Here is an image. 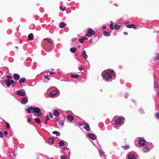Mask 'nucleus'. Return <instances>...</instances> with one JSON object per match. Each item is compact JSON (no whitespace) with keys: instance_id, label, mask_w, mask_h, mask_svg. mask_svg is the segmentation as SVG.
<instances>
[{"instance_id":"1","label":"nucleus","mask_w":159,"mask_h":159,"mask_svg":"<svg viewBox=\"0 0 159 159\" xmlns=\"http://www.w3.org/2000/svg\"><path fill=\"white\" fill-rule=\"evenodd\" d=\"M26 111L29 113L32 112L35 116H41L42 113L41 112V109L39 107H31L27 108Z\"/></svg>"},{"instance_id":"2","label":"nucleus","mask_w":159,"mask_h":159,"mask_svg":"<svg viewBox=\"0 0 159 159\" xmlns=\"http://www.w3.org/2000/svg\"><path fill=\"white\" fill-rule=\"evenodd\" d=\"M5 83L8 87H9L11 85L13 86H14L16 84V83L12 80L7 79L5 81Z\"/></svg>"},{"instance_id":"3","label":"nucleus","mask_w":159,"mask_h":159,"mask_svg":"<svg viewBox=\"0 0 159 159\" xmlns=\"http://www.w3.org/2000/svg\"><path fill=\"white\" fill-rule=\"evenodd\" d=\"M95 34V31L91 28H89L87 31V35L89 37L92 36Z\"/></svg>"},{"instance_id":"4","label":"nucleus","mask_w":159,"mask_h":159,"mask_svg":"<svg viewBox=\"0 0 159 159\" xmlns=\"http://www.w3.org/2000/svg\"><path fill=\"white\" fill-rule=\"evenodd\" d=\"M16 93L18 95L21 97H24L25 95V91H22L21 90L17 91Z\"/></svg>"},{"instance_id":"5","label":"nucleus","mask_w":159,"mask_h":159,"mask_svg":"<svg viewBox=\"0 0 159 159\" xmlns=\"http://www.w3.org/2000/svg\"><path fill=\"white\" fill-rule=\"evenodd\" d=\"M145 141H146L144 139L141 138L139 139L138 142L140 145L143 146L144 145Z\"/></svg>"},{"instance_id":"6","label":"nucleus","mask_w":159,"mask_h":159,"mask_svg":"<svg viewBox=\"0 0 159 159\" xmlns=\"http://www.w3.org/2000/svg\"><path fill=\"white\" fill-rule=\"evenodd\" d=\"M124 119V117L118 118L115 121V123L117 125L120 124L122 122L123 120Z\"/></svg>"},{"instance_id":"7","label":"nucleus","mask_w":159,"mask_h":159,"mask_svg":"<svg viewBox=\"0 0 159 159\" xmlns=\"http://www.w3.org/2000/svg\"><path fill=\"white\" fill-rule=\"evenodd\" d=\"M28 101L27 98L25 97L22 98L21 100V103L22 104H25Z\"/></svg>"},{"instance_id":"8","label":"nucleus","mask_w":159,"mask_h":159,"mask_svg":"<svg viewBox=\"0 0 159 159\" xmlns=\"http://www.w3.org/2000/svg\"><path fill=\"white\" fill-rule=\"evenodd\" d=\"M111 75L108 72H106L105 75V78L106 80H108L109 79L111 78Z\"/></svg>"},{"instance_id":"9","label":"nucleus","mask_w":159,"mask_h":159,"mask_svg":"<svg viewBox=\"0 0 159 159\" xmlns=\"http://www.w3.org/2000/svg\"><path fill=\"white\" fill-rule=\"evenodd\" d=\"M57 93V91L56 90H53L50 92V96L51 97H54L56 96Z\"/></svg>"},{"instance_id":"10","label":"nucleus","mask_w":159,"mask_h":159,"mask_svg":"<svg viewBox=\"0 0 159 159\" xmlns=\"http://www.w3.org/2000/svg\"><path fill=\"white\" fill-rule=\"evenodd\" d=\"M83 125L84 126V129L86 130L87 131H89L90 130V128L89 125L87 124L86 123H84Z\"/></svg>"},{"instance_id":"11","label":"nucleus","mask_w":159,"mask_h":159,"mask_svg":"<svg viewBox=\"0 0 159 159\" xmlns=\"http://www.w3.org/2000/svg\"><path fill=\"white\" fill-rule=\"evenodd\" d=\"M88 136L92 139H95L96 138V136L95 134H89Z\"/></svg>"},{"instance_id":"12","label":"nucleus","mask_w":159,"mask_h":159,"mask_svg":"<svg viewBox=\"0 0 159 159\" xmlns=\"http://www.w3.org/2000/svg\"><path fill=\"white\" fill-rule=\"evenodd\" d=\"M14 78L16 80H18L20 79V76L19 75L15 74L13 75Z\"/></svg>"},{"instance_id":"13","label":"nucleus","mask_w":159,"mask_h":159,"mask_svg":"<svg viewBox=\"0 0 159 159\" xmlns=\"http://www.w3.org/2000/svg\"><path fill=\"white\" fill-rule=\"evenodd\" d=\"M82 55V56L83 57H84V58L85 59H86L88 57V55L86 54V52L85 50H84L83 51Z\"/></svg>"},{"instance_id":"14","label":"nucleus","mask_w":159,"mask_h":159,"mask_svg":"<svg viewBox=\"0 0 159 159\" xmlns=\"http://www.w3.org/2000/svg\"><path fill=\"white\" fill-rule=\"evenodd\" d=\"M28 38L29 40H32L34 39V35L32 34H30L28 36Z\"/></svg>"},{"instance_id":"15","label":"nucleus","mask_w":159,"mask_h":159,"mask_svg":"<svg viewBox=\"0 0 159 159\" xmlns=\"http://www.w3.org/2000/svg\"><path fill=\"white\" fill-rule=\"evenodd\" d=\"M127 27L128 28H135L136 27V26L133 24L128 25L127 26Z\"/></svg>"},{"instance_id":"16","label":"nucleus","mask_w":159,"mask_h":159,"mask_svg":"<svg viewBox=\"0 0 159 159\" xmlns=\"http://www.w3.org/2000/svg\"><path fill=\"white\" fill-rule=\"evenodd\" d=\"M149 150V148L147 147H145L143 148V151L145 152H148Z\"/></svg>"},{"instance_id":"17","label":"nucleus","mask_w":159,"mask_h":159,"mask_svg":"<svg viewBox=\"0 0 159 159\" xmlns=\"http://www.w3.org/2000/svg\"><path fill=\"white\" fill-rule=\"evenodd\" d=\"M67 118L68 119V120L70 121H72L73 120V116L71 115H69L68 116Z\"/></svg>"},{"instance_id":"18","label":"nucleus","mask_w":159,"mask_h":159,"mask_svg":"<svg viewBox=\"0 0 159 159\" xmlns=\"http://www.w3.org/2000/svg\"><path fill=\"white\" fill-rule=\"evenodd\" d=\"M66 25V23H65L63 22H61L60 23V27L61 28H63L64 27H65Z\"/></svg>"},{"instance_id":"19","label":"nucleus","mask_w":159,"mask_h":159,"mask_svg":"<svg viewBox=\"0 0 159 159\" xmlns=\"http://www.w3.org/2000/svg\"><path fill=\"white\" fill-rule=\"evenodd\" d=\"M76 48L74 47L71 48L70 49V51L72 53L75 52L76 51Z\"/></svg>"},{"instance_id":"20","label":"nucleus","mask_w":159,"mask_h":159,"mask_svg":"<svg viewBox=\"0 0 159 159\" xmlns=\"http://www.w3.org/2000/svg\"><path fill=\"white\" fill-rule=\"evenodd\" d=\"M25 78H22L19 80L20 83L21 84L25 81Z\"/></svg>"},{"instance_id":"21","label":"nucleus","mask_w":159,"mask_h":159,"mask_svg":"<svg viewBox=\"0 0 159 159\" xmlns=\"http://www.w3.org/2000/svg\"><path fill=\"white\" fill-rule=\"evenodd\" d=\"M52 133L54 134H56L57 136H59L60 135V133L57 131H53L52 132Z\"/></svg>"},{"instance_id":"22","label":"nucleus","mask_w":159,"mask_h":159,"mask_svg":"<svg viewBox=\"0 0 159 159\" xmlns=\"http://www.w3.org/2000/svg\"><path fill=\"white\" fill-rule=\"evenodd\" d=\"M103 35L106 36H110V34L108 32L104 31L103 33Z\"/></svg>"},{"instance_id":"23","label":"nucleus","mask_w":159,"mask_h":159,"mask_svg":"<svg viewBox=\"0 0 159 159\" xmlns=\"http://www.w3.org/2000/svg\"><path fill=\"white\" fill-rule=\"evenodd\" d=\"M113 23L112 21H111V24L110 25V28L111 30H113L114 29L113 28Z\"/></svg>"},{"instance_id":"24","label":"nucleus","mask_w":159,"mask_h":159,"mask_svg":"<svg viewBox=\"0 0 159 159\" xmlns=\"http://www.w3.org/2000/svg\"><path fill=\"white\" fill-rule=\"evenodd\" d=\"M120 27V26L118 25H116L114 26V28L117 30H119Z\"/></svg>"},{"instance_id":"25","label":"nucleus","mask_w":159,"mask_h":159,"mask_svg":"<svg viewBox=\"0 0 159 159\" xmlns=\"http://www.w3.org/2000/svg\"><path fill=\"white\" fill-rule=\"evenodd\" d=\"M35 121L38 124H40L41 123V121L40 119L38 118H36L35 119Z\"/></svg>"},{"instance_id":"26","label":"nucleus","mask_w":159,"mask_h":159,"mask_svg":"<svg viewBox=\"0 0 159 159\" xmlns=\"http://www.w3.org/2000/svg\"><path fill=\"white\" fill-rule=\"evenodd\" d=\"M129 159H136L135 158L134 156L132 155H130L128 157Z\"/></svg>"},{"instance_id":"27","label":"nucleus","mask_w":159,"mask_h":159,"mask_svg":"<svg viewBox=\"0 0 159 159\" xmlns=\"http://www.w3.org/2000/svg\"><path fill=\"white\" fill-rule=\"evenodd\" d=\"M53 114L56 116H58L59 114L58 111L56 110H55Z\"/></svg>"},{"instance_id":"28","label":"nucleus","mask_w":159,"mask_h":159,"mask_svg":"<svg viewBox=\"0 0 159 159\" xmlns=\"http://www.w3.org/2000/svg\"><path fill=\"white\" fill-rule=\"evenodd\" d=\"M86 38L85 37H82L81 39H80V43H82L86 39Z\"/></svg>"},{"instance_id":"29","label":"nucleus","mask_w":159,"mask_h":159,"mask_svg":"<svg viewBox=\"0 0 159 159\" xmlns=\"http://www.w3.org/2000/svg\"><path fill=\"white\" fill-rule=\"evenodd\" d=\"M78 76H79V75H77V74H75V75L72 74V75H71V77L75 78H77L78 77Z\"/></svg>"},{"instance_id":"30","label":"nucleus","mask_w":159,"mask_h":159,"mask_svg":"<svg viewBox=\"0 0 159 159\" xmlns=\"http://www.w3.org/2000/svg\"><path fill=\"white\" fill-rule=\"evenodd\" d=\"M65 144V143L63 141H61L59 142V145L61 146H63Z\"/></svg>"},{"instance_id":"31","label":"nucleus","mask_w":159,"mask_h":159,"mask_svg":"<svg viewBox=\"0 0 159 159\" xmlns=\"http://www.w3.org/2000/svg\"><path fill=\"white\" fill-rule=\"evenodd\" d=\"M45 40L49 42V43H50L51 44H52V40H51L50 39H45Z\"/></svg>"},{"instance_id":"32","label":"nucleus","mask_w":159,"mask_h":159,"mask_svg":"<svg viewBox=\"0 0 159 159\" xmlns=\"http://www.w3.org/2000/svg\"><path fill=\"white\" fill-rule=\"evenodd\" d=\"M59 124V125H60L62 126H63V125H64L63 122L62 121H60Z\"/></svg>"},{"instance_id":"33","label":"nucleus","mask_w":159,"mask_h":159,"mask_svg":"<svg viewBox=\"0 0 159 159\" xmlns=\"http://www.w3.org/2000/svg\"><path fill=\"white\" fill-rule=\"evenodd\" d=\"M129 145H126L125 146H123V147L125 149H126L129 148Z\"/></svg>"},{"instance_id":"34","label":"nucleus","mask_w":159,"mask_h":159,"mask_svg":"<svg viewBox=\"0 0 159 159\" xmlns=\"http://www.w3.org/2000/svg\"><path fill=\"white\" fill-rule=\"evenodd\" d=\"M98 151H99V153L100 156H102V151L101 149H99Z\"/></svg>"},{"instance_id":"35","label":"nucleus","mask_w":159,"mask_h":159,"mask_svg":"<svg viewBox=\"0 0 159 159\" xmlns=\"http://www.w3.org/2000/svg\"><path fill=\"white\" fill-rule=\"evenodd\" d=\"M156 116L157 118H159V111L156 113Z\"/></svg>"},{"instance_id":"36","label":"nucleus","mask_w":159,"mask_h":159,"mask_svg":"<svg viewBox=\"0 0 159 159\" xmlns=\"http://www.w3.org/2000/svg\"><path fill=\"white\" fill-rule=\"evenodd\" d=\"M6 125L7 128V129H10V124L7 122L6 123Z\"/></svg>"},{"instance_id":"37","label":"nucleus","mask_w":159,"mask_h":159,"mask_svg":"<svg viewBox=\"0 0 159 159\" xmlns=\"http://www.w3.org/2000/svg\"><path fill=\"white\" fill-rule=\"evenodd\" d=\"M3 134L2 131H0V137L3 138Z\"/></svg>"},{"instance_id":"38","label":"nucleus","mask_w":159,"mask_h":159,"mask_svg":"<svg viewBox=\"0 0 159 159\" xmlns=\"http://www.w3.org/2000/svg\"><path fill=\"white\" fill-rule=\"evenodd\" d=\"M49 119V116H46V124H47L46 122H47L48 120Z\"/></svg>"},{"instance_id":"39","label":"nucleus","mask_w":159,"mask_h":159,"mask_svg":"<svg viewBox=\"0 0 159 159\" xmlns=\"http://www.w3.org/2000/svg\"><path fill=\"white\" fill-rule=\"evenodd\" d=\"M54 139L53 138H51L49 140V142H53Z\"/></svg>"},{"instance_id":"40","label":"nucleus","mask_w":159,"mask_h":159,"mask_svg":"<svg viewBox=\"0 0 159 159\" xmlns=\"http://www.w3.org/2000/svg\"><path fill=\"white\" fill-rule=\"evenodd\" d=\"M44 77L46 79H47L48 80H50L49 77L48 75H45Z\"/></svg>"},{"instance_id":"41","label":"nucleus","mask_w":159,"mask_h":159,"mask_svg":"<svg viewBox=\"0 0 159 159\" xmlns=\"http://www.w3.org/2000/svg\"><path fill=\"white\" fill-rule=\"evenodd\" d=\"M66 156H64L61 157V159H66Z\"/></svg>"},{"instance_id":"42","label":"nucleus","mask_w":159,"mask_h":159,"mask_svg":"<svg viewBox=\"0 0 159 159\" xmlns=\"http://www.w3.org/2000/svg\"><path fill=\"white\" fill-rule=\"evenodd\" d=\"M60 9L62 11H64L65 10L66 8H65L64 9L62 8V7H60Z\"/></svg>"},{"instance_id":"43","label":"nucleus","mask_w":159,"mask_h":159,"mask_svg":"<svg viewBox=\"0 0 159 159\" xmlns=\"http://www.w3.org/2000/svg\"><path fill=\"white\" fill-rule=\"evenodd\" d=\"M155 85L154 86L155 88H158V86L157 84H156L155 83V82H154Z\"/></svg>"},{"instance_id":"44","label":"nucleus","mask_w":159,"mask_h":159,"mask_svg":"<svg viewBox=\"0 0 159 159\" xmlns=\"http://www.w3.org/2000/svg\"><path fill=\"white\" fill-rule=\"evenodd\" d=\"M49 72L50 75H53L54 74V72H53L48 71V72Z\"/></svg>"},{"instance_id":"45","label":"nucleus","mask_w":159,"mask_h":159,"mask_svg":"<svg viewBox=\"0 0 159 159\" xmlns=\"http://www.w3.org/2000/svg\"><path fill=\"white\" fill-rule=\"evenodd\" d=\"M7 77L8 78H10V79H11L12 78V76H11V75H7Z\"/></svg>"},{"instance_id":"46","label":"nucleus","mask_w":159,"mask_h":159,"mask_svg":"<svg viewBox=\"0 0 159 159\" xmlns=\"http://www.w3.org/2000/svg\"><path fill=\"white\" fill-rule=\"evenodd\" d=\"M31 119L30 117L28 118L27 119V120L28 121H31Z\"/></svg>"},{"instance_id":"47","label":"nucleus","mask_w":159,"mask_h":159,"mask_svg":"<svg viewBox=\"0 0 159 159\" xmlns=\"http://www.w3.org/2000/svg\"><path fill=\"white\" fill-rule=\"evenodd\" d=\"M68 149L69 148H66V147H63L62 148V149L63 150H67V149Z\"/></svg>"},{"instance_id":"48","label":"nucleus","mask_w":159,"mask_h":159,"mask_svg":"<svg viewBox=\"0 0 159 159\" xmlns=\"http://www.w3.org/2000/svg\"><path fill=\"white\" fill-rule=\"evenodd\" d=\"M50 116L51 118H53V116H52V114L51 113H50Z\"/></svg>"},{"instance_id":"49","label":"nucleus","mask_w":159,"mask_h":159,"mask_svg":"<svg viewBox=\"0 0 159 159\" xmlns=\"http://www.w3.org/2000/svg\"><path fill=\"white\" fill-rule=\"evenodd\" d=\"M106 26H103V27H102V29L103 30H104V29H106Z\"/></svg>"},{"instance_id":"50","label":"nucleus","mask_w":159,"mask_h":159,"mask_svg":"<svg viewBox=\"0 0 159 159\" xmlns=\"http://www.w3.org/2000/svg\"><path fill=\"white\" fill-rule=\"evenodd\" d=\"M79 69L80 70H81L83 69V68L81 67H79Z\"/></svg>"},{"instance_id":"51","label":"nucleus","mask_w":159,"mask_h":159,"mask_svg":"<svg viewBox=\"0 0 159 159\" xmlns=\"http://www.w3.org/2000/svg\"><path fill=\"white\" fill-rule=\"evenodd\" d=\"M124 34L125 35H127L128 34V33L127 32H124Z\"/></svg>"},{"instance_id":"52","label":"nucleus","mask_w":159,"mask_h":159,"mask_svg":"<svg viewBox=\"0 0 159 159\" xmlns=\"http://www.w3.org/2000/svg\"><path fill=\"white\" fill-rule=\"evenodd\" d=\"M157 60H158L159 59V55H158L157 56Z\"/></svg>"},{"instance_id":"53","label":"nucleus","mask_w":159,"mask_h":159,"mask_svg":"<svg viewBox=\"0 0 159 159\" xmlns=\"http://www.w3.org/2000/svg\"><path fill=\"white\" fill-rule=\"evenodd\" d=\"M7 134V131H5L4 132V134H5L6 135V134Z\"/></svg>"},{"instance_id":"54","label":"nucleus","mask_w":159,"mask_h":159,"mask_svg":"<svg viewBox=\"0 0 159 159\" xmlns=\"http://www.w3.org/2000/svg\"><path fill=\"white\" fill-rule=\"evenodd\" d=\"M125 23L127 24V23H129V22L128 21V20H127V21H125Z\"/></svg>"},{"instance_id":"55","label":"nucleus","mask_w":159,"mask_h":159,"mask_svg":"<svg viewBox=\"0 0 159 159\" xmlns=\"http://www.w3.org/2000/svg\"><path fill=\"white\" fill-rule=\"evenodd\" d=\"M89 42L90 43H92V41L91 40H89Z\"/></svg>"},{"instance_id":"56","label":"nucleus","mask_w":159,"mask_h":159,"mask_svg":"<svg viewBox=\"0 0 159 159\" xmlns=\"http://www.w3.org/2000/svg\"><path fill=\"white\" fill-rule=\"evenodd\" d=\"M75 39H74V38L72 39V41H73L75 40Z\"/></svg>"},{"instance_id":"57","label":"nucleus","mask_w":159,"mask_h":159,"mask_svg":"<svg viewBox=\"0 0 159 159\" xmlns=\"http://www.w3.org/2000/svg\"><path fill=\"white\" fill-rule=\"evenodd\" d=\"M158 96L159 97V92H158Z\"/></svg>"},{"instance_id":"58","label":"nucleus","mask_w":159,"mask_h":159,"mask_svg":"<svg viewBox=\"0 0 159 159\" xmlns=\"http://www.w3.org/2000/svg\"><path fill=\"white\" fill-rule=\"evenodd\" d=\"M50 159H53V158H51Z\"/></svg>"},{"instance_id":"59","label":"nucleus","mask_w":159,"mask_h":159,"mask_svg":"<svg viewBox=\"0 0 159 159\" xmlns=\"http://www.w3.org/2000/svg\"><path fill=\"white\" fill-rule=\"evenodd\" d=\"M80 46H78V47H79V48H80Z\"/></svg>"},{"instance_id":"60","label":"nucleus","mask_w":159,"mask_h":159,"mask_svg":"<svg viewBox=\"0 0 159 159\" xmlns=\"http://www.w3.org/2000/svg\"><path fill=\"white\" fill-rule=\"evenodd\" d=\"M1 71L0 70V73H1Z\"/></svg>"},{"instance_id":"61","label":"nucleus","mask_w":159,"mask_h":159,"mask_svg":"<svg viewBox=\"0 0 159 159\" xmlns=\"http://www.w3.org/2000/svg\"><path fill=\"white\" fill-rule=\"evenodd\" d=\"M158 106H159V105H158Z\"/></svg>"}]
</instances>
